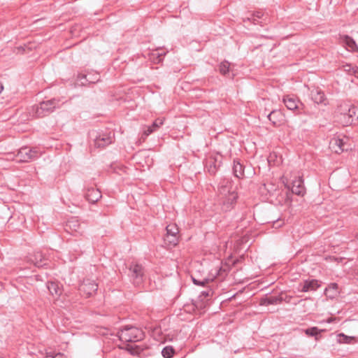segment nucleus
I'll return each instance as SVG.
<instances>
[{
	"mask_svg": "<svg viewBox=\"0 0 358 358\" xmlns=\"http://www.w3.org/2000/svg\"><path fill=\"white\" fill-rule=\"evenodd\" d=\"M218 191L222 210L224 212L230 211L234 207L238 199L237 193L232 189L231 185H222L219 187Z\"/></svg>",
	"mask_w": 358,
	"mask_h": 358,
	"instance_id": "obj_1",
	"label": "nucleus"
},
{
	"mask_svg": "<svg viewBox=\"0 0 358 358\" xmlns=\"http://www.w3.org/2000/svg\"><path fill=\"white\" fill-rule=\"evenodd\" d=\"M120 340L124 343H136L143 339V331L134 326L125 325L117 332Z\"/></svg>",
	"mask_w": 358,
	"mask_h": 358,
	"instance_id": "obj_2",
	"label": "nucleus"
},
{
	"mask_svg": "<svg viewBox=\"0 0 358 358\" xmlns=\"http://www.w3.org/2000/svg\"><path fill=\"white\" fill-rule=\"evenodd\" d=\"M127 276L135 287H140L146 279L145 267L137 262H131L127 266Z\"/></svg>",
	"mask_w": 358,
	"mask_h": 358,
	"instance_id": "obj_3",
	"label": "nucleus"
},
{
	"mask_svg": "<svg viewBox=\"0 0 358 358\" xmlns=\"http://www.w3.org/2000/svg\"><path fill=\"white\" fill-rule=\"evenodd\" d=\"M90 138L94 141V145L98 148H104L111 144L115 138V134L109 130L92 131Z\"/></svg>",
	"mask_w": 358,
	"mask_h": 358,
	"instance_id": "obj_4",
	"label": "nucleus"
},
{
	"mask_svg": "<svg viewBox=\"0 0 358 358\" xmlns=\"http://www.w3.org/2000/svg\"><path fill=\"white\" fill-rule=\"evenodd\" d=\"M59 101L56 99H52L43 101L39 104L32 107L33 116L41 118L50 115L55 108L59 107Z\"/></svg>",
	"mask_w": 358,
	"mask_h": 358,
	"instance_id": "obj_5",
	"label": "nucleus"
},
{
	"mask_svg": "<svg viewBox=\"0 0 358 358\" xmlns=\"http://www.w3.org/2000/svg\"><path fill=\"white\" fill-rule=\"evenodd\" d=\"M42 155V152L37 148H21L16 155V160L20 162H29L39 158Z\"/></svg>",
	"mask_w": 358,
	"mask_h": 358,
	"instance_id": "obj_6",
	"label": "nucleus"
},
{
	"mask_svg": "<svg viewBox=\"0 0 358 358\" xmlns=\"http://www.w3.org/2000/svg\"><path fill=\"white\" fill-rule=\"evenodd\" d=\"M210 275L212 276L210 278H196L195 275H192L191 278L194 285L199 286H205L210 281H213L215 278H219L220 280L224 279L228 274L224 271H222V268L218 266L214 269H212Z\"/></svg>",
	"mask_w": 358,
	"mask_h": 358,
	"instance_id": "obj_7",
	"label": "nucleus"
},
{
	"mask_svg": "<svg viewBox=\"0 0 358 358\" xmlns=\"http://www.w3.org/2000/svg\"><path fill=\"white\" fill-rule=\"evenodd\" d=\"M222 163V155L216 153L209 155L205 161V169L212 176L215 175Z\"/></svg>",
	"mask_w": 358,
	"mask_h": 358,
	"instance_id": "obj_8",
	"label": "nucleus"
},
{
	"mask_svg": "<svg viewBox=\"0 0 358 358\" xmlns=\"http://www.w3.org/2000/svg\"><path fill=\"white\" fill-rule=\"evenodd\" d=\"M282 101L288 110H295L298 114L302 113L304 106L294 96L285 95L283 96Z\"/></svg>",
	"mask_w": 358,
	"mask_h": 358,
	"instance_id": "obj_9",
	"label": "nucleus"
},
{
	"mask_svg": "<svg viewBox=\"0 0 358 358\" xmlns=\"http://www.w3.org/2000/svg\"><path fill=\"white\" fill-rule=\"evenodd\" d=\"M97 289L98 285L94 280L90 279L84 280L79 286V291L81 293L86 294V297H90L94 294L96 292Z\"/></svg>",
	"mask_w": 358,
	"mask_h": 358,
	"instance_id": "obj_10",
	"label": "nucleus"
},
{
	"mask_svg": "<svg viewBox=\"0 0 358 358\" xmlns=\"http://www.w3.org/2000/svg\"><path fill=\"white\" fill-rule=\"evenodd\" d=\"M321 286V282L316 279L304 280L299 285V290L302 292L316 291Z\"/></svg>",
	"mask_w": 358,
	"mask_h": 358,
	"instance_id": "obj_11",
	"label": "nucleus"
},
{
	"mask_svg": "<svg viewBox=\"0 0 358 358\" xmlns=\"http://www.w3.org/2000/svg\"><path fill=\"white\" fill-rule=\"evenodd\" d=\"M164 118H157L151 125H145L143 127V134L141 138L145 140L148 136L157 131L161 126L164 124Z\"/></svg>",
	"mask_w": 358,
	"mask_h": 358,
	"instance_id": "obj_12",
	"label": "nucleus"
},
{
	"mask_svg": "<svg viewBox=\"0 0 358 358\" xmlns=\"http://www.w3.org/2000/svg\"><path fill=\"white\" fill-rule=\"evenodd\" d=\"M291 191L293 194L298 196H303L305 194L306 189L302 177L299 176L292 180Z\"/></svg>",
	"mask_w": 358,
	"mask_h": 358,
	"instance_id": "obj_13",
	"label": "nucleus"
},
{
	"mask_svg": "<svg viewBox=\"0 0 358 358\" xmlns=\"http://www.w3.org/2000/svg\"><path fill=\"white\" fill-rule=\"evenodd\" d=\"M78 78L81 81L83 85H85V83H96L100 80V76L96 72H90L87 74H80Z\"/></svg>",
	"mask_w": 358,
	"mask_h": 358,
	"instance_id": "obj_14",
	"label": "nucleus"
},
{
	"mask_svg": "<svg viewBox=\"0 0 358 358\" xmlns=\"http://www.w3.org/2000/svg\"><path fill=\"white\" fill-rule=\"evenodd\" d=\"M29 262L38 268L43 267L47 265L45 256L40 251L34 252V254L29 257Z\"/></svg>",
	"mask_w": 358,
	"mask_h": 358,
	"instance_id": "obj_15",
	"label": "nucleus"
},
{
	"mask_svg": "<svg viewBox=\"0 0 358 358\" xmlns=\"http://www.w3.org/2000/svg\"><path fill=\"white\" fill-rule=\"evenodd\" d=\"M66 230L69 229L71 231H74L80 234H83L84 232V229L81 226L77 217L70 218L66 222Z\"/></svg>",
	"mask_w": 358,
	"mask_h": 358,
	"instance_id": "obj_16",
	"label": "nucleus"
},
{
	"mask_svg": "<svg viewBox=\"0 0 358 358\" xmlns=\"http://www.w3.org/2000/svg\"><path fill=\"white\" fill-rule=\"evenodd\" d=\"M101 192L96 188L92 187L87 189L85 193V199L91 203H95L101 198Z\"/></svg>",
	"mask_w": 358,
	"mask_h": 358,
	"instance_id": "obj_17",
	"label": "nucleus"
},
{
	"mask_svg": "<svg viewBox=\"0 0 358 358\" xmlns=\"http://www.w3.org/2000/svg\"><path fill=\"white\" fill-rule=\"evenodd\" d=\"M350 110V103L344 102L341 103L337 108V113L339 117V120L343 122V123L346 125L347 119L345 116H348V112Z\"/></svg>",
	"mask_w": 358,
	"mask_h": 358,
	"instance_id": "obj_18",
	"label": "nucleus"
},
{
	"mask_svg": "<svg viewBox=\"0 0 358 358\" xmlns=\"http://www.w3.org/2000/svg\"><path fill=\"white\" fill-rule=\"evenodd\" d=\"M340 42L347 47V48L355 52L358 50V47L352 38L348 35H343L340 36Z\"/></svg>",
	"mask_w": 358,
	"mask_h": 358,
	"instance_id": "obj_19",
	"label": "nucleus"
},
{
	"mask_svg": "<svg viewBox=\"0 0 358 358\" xmlns=\"http://www.w3.org/2000/svg\"><path fill=\"white\" fill-rule=\"evenodd\" d=\"M350 112L348 116H345L347 119L346 125L352 124L355 120H358V107L350 103Z\"/></svg>",
	"mask_w": 358,
	"mask_h": 358,
	"instance_id": "obj_20",
	"label": "nucleus"
},
{
	"mask_svg": "<svg viewBox=\"0 0 358 358\" xmlns=\"http://www.w3.org/2000/svg\"><path fill=\"white\" fill-rule=\"evenodd\" d=\"M311 99L315 103H322L325 101L324 93L319 88H315L310 91Z\"/></svg>",
	"mask_w": 358,
	"mask_h": 358,
	"instance_id": "obj_21",
	"label": "nucleus"
},
{
	"mask_svg": "<svg viewBox=\"0 0 358 358\" xmlns=\"http://www.w3.org/2000/svg\"><path fill=\"white\" fill-rule=\"evenodd\" d=\"M234 176L238 178L244 177V166L241 163L240 160L236 159L234 160L233 165Z\"/></svg>",
	"mask_w": 358,
	"mask_h": 358,
	"instance_id": "obj_22",
	"label": "nucleus"
},
{
	"mask_svg": "<svg viewBox=\"0 0 358 358\" xmlns=\"http://www.w3.org/2000/svg\"><path fill=\"white\" fill-rule=\"evenodd\" d=\"M264 15L262 11H256L252 14L251 17H248L246 18H243V22H251L254 24H259V20Z\"/></svg>",
	"mask_w": 358,
	"mask_h": 358,
	"instance_id": "obj_23",
	"label": "nucleus"
},
{
	"mask_svg": "<svg viewBox=\"0 0 358 358\" xmlns=\"http://www.w3.org/2000/svg\"><path fill=\"white\" fill-rule=\"evenodd\" d=\"M179 241V236H175V235H169L166 234L164 237V241L165 244H167L169 246L174 247L177 245Z\"/></svg>",
	"mask_w": 358,
	"mask_h": 358,
	"instance_id": "obj_24",
	"label": "nucleus"
},
{
	"mask_svg": "<svg viewBox=\"0 0 358 358\" xmlns=\"http://www.w3.org/2000/svg\"><path fill=\"white\" fill-rule=\"evenodd\" d=\"M282 299L280 297L275 296H271L268 297H266L262 301V305H276L278 303H280L282 302Z\"/></svg>",
	"mask_w": 358,
	"mask_h": 358,
	"instance_id": "obj_25",
	"label": "nucleus"
},
{
	"mask_svg": "<svg viewBox=\"0 0 358 358\" xmlns=\"http://www.w3.org/2000/svg\"><path fill=\"white\" fill-rule=\"evenodd\" d=\"M218 70L220 74L226 76L230 71V63L227 60L222 62L218 66Z\"/></svg>",
	"mask_w": 358,
	"mask_h": 358,
	"instance_id": "obj_26",
	"label": "nucleus"
},
{
	"mask_svg": "<svg viewBox=\"0 0 358 358\" xmlns=\"http://www.w3.org/2000/svg\"><path fill=\"white\" fill-rule=\"evenodd\" d=\"M48 289L52 295H59L61 294L60 288L56 282H48Z\"/></svg>",
	"mask_w": 358,
	"mask_h": 358,
	"instance_id": "obj_27",
	"label": "nucleus"
},
{
	"mask_svg": "<svg viewBox=\"0 0 358 358\" xmlns=\"http://www.w3.org/2000/svg\"><path fill=\"white\" fill-rule=\"evenodd\" d=\"M280 115L279 111L273 110L267 115V118L271 121L274 126L279 125V121L278 120L277 116Z\"/></svg>",
	"mask_w": 358,
	"mask_h": 358,
	"instance_id": "obj_28",
	"label": "nucleus"
},
{
	"mask_svg": "<svg viewBox=\"0 0 358 358\" xmlns=\"http://www.w3.org/2000/svg\"><path fill=\"white\" fill-rule=\"evenodd\" d=\"M323 330L319 329L316 327H313L310 328H308L305 330V334L308 336H314L315 337V340H318V335L320 334L321 331Z\"/></svg>",
	"mask_w": 358,
	"mask_h": 358,
	"instance_id": "obj_29",
	"label": "nucleus"
},
{
	"mask_svg": "<svg viewBox=\"0 0 358 358\" xmlns=\"http://www.w3.org/2000/svg\"><path fill=\"white\" fill-rule=\"evenodd\" d=\"M175 354V350L172 346H166L162 350V355L164 358H172Z\"/></svg>",
	"mask_w": 358,
	"mask_h": 358,
	"instance_id": "obj_30",
	"label": "nucleus"
},
{
	"mask_svg": "<svg viewBox=\"0 0 358 358\" xmlns=\"http://www.w3.org/2000/svg\"><path fill=\"white\" fill-rule=\"evenodd\" d=\"M166 231V234L178 236L179 229L176 224H171L167 225Z\"/></svg>",
	"mask_w": 358,
	"mask_h": 358,
	"instance_id": "obj_31",
	"label": "nucleus"
},
{
	"mask_svg": "<svg viewBox=\"0 0 358 358\" xmlns=\"http://www.w3.org/2000/svg\"><path fill=\"white\" fill-rule=\"evenodd\" d=\"M150 59L155 64L160 63L163 59L159 56V50H156L150 54Z\"/></svg>",
	"mask_w": 358,
	"mask_h": 358,
	"instance_id": "obj_32",
	"label": "nucleus"
},
{
	"mask_svg": "<svg viewBox=\"0 0 358 358\" xmlns=\"http://www.w3.org/2000/svg\"><path fill=\"white\" fill-rule=\"evenodd\" d=\"M336 145L339 148L341 152L348 150L349 148L347 146L346 143L344 139L338 138L335 139Z\"/></svg>",
	"mask_w": 358,
	"mask_h": 358,
	"instance_id": "obj_33",
	"label": "nucleus"
},
{
	"mask_svg": "<svg viewBox=\"0 0 358 358\" xmlns=\"http://www.w3.org/2000/svg\"><path fill=\"white\" fill-rule=\"evenodd\" d=\"M344 71L350 75L358 76V68L352 66L351 64H346L344 66Z\"/></svg>",
	"mask_w": 358,
	"mask_h": 358,
	"instance_id": "obj_34",
	"label": "nucleus"
},
{
	"mask_svg": "<svg viewBox=\"0 0 358 358\" xmlns=\"http://www.w3.org/2000/svg\"><path fill=\"white\" fill-rule=\"evenodd\" d=\"M220 266L222 268V271H224L227 274L231 270V266L227 263L221 262Z\"/></svg>",
	"mask_w": 358,
	"mask_h": 358,
	"instance_id": "obj_35",
	"label": "nucleus"
},
{
	"mask_svg": "<svg viewBox=\"0 0 358 358\" xmlns=\"http://www.w3.org/2000/svg\"><path fill=\"white\" fill-rule=\"evenodd\" d=\"M45 358H65L64 355L62 353H55V354H48Z\"/></svg>",
	"mask_w": 358,
	"mask_h": 358,
	"instance_id": "obj_36",
	"label": "nucleus"
},
{
	"mask_svg": "<svg viewBox=\"0 0 358 358\" xmlns=\"http://www.w3.org/2000/svg\"><path fill=\"white\" fill-rule=\"evenodd\" d=\"M338 284L337 283H331L328 288L326 289V291H329V290H334L336 292H337L338 291Z\"/></svg>",
	"mask_w": 358,
	"mask_h": 358,
	"instance_id": "obj_37",
	"label": "nucleus"
},
{
	"mask_svg": "<svg viewBox=\"0 0 358 358\" xmlns=\"http://www.w3.org/2000/svg\"><path fill=\"white\" fill-rule=\"evenodd\" d=\"M143 350H144V349H143L141 346H140V345H136V350H136V352L138 355H144V353H143Z\"/></svg>",
	"mask_w": 358,
	"mask_h": 358,
	"instance_id": "obj_38",
	"label": "nucleus"
},
{
	"mask_svg": "<svg viewBox=\"0 0 358 358\" xmlns=\"http://www.w3.org/2000/svg\"><path fill=\"white\" fill-rule=\"evenodd\" d=\"M340 336L341 337L342 336V337L344 338V340H345V343H350V340L352 339V338L348 337V336L344 335L343 334H340Z\"/></svg>",
	"mask_w": 358,
	"mask_h": 358,
	"instance_id": "obj_39",
	"label": "nucleus"
},
{
	"mask_svg": "<svg viewBox=\"0 0 358 358\" xmlns=\"http://www.w3.org/2000/svg\"><path fill=\"white\" fill-rule=\"evenodd\" d=\"M159 50V56L164 59V56L166 55V52L161 49H158Z\"/></svg>",
	"mask_w": 358,
	"mask_h": 358,
	"instance_id": "obj_40",
	"label": "nucleus"
},
{
	"mask_svg": "<svg viewBox=\"0 0 358 358\" xmlns=\"http://www.w3.org/2000/svg\"><path fill=\"white\" fill-rule=\"evenodd\" d=\"M334 320H335V318L330 317V318H329V319L327 320V322L328 323H331V322H333V321H334Z\"/></svg>",
	"mask_w": 358,
	"mask_h": 358,
	"instance_id": "obj_41",
	"label": "nucleus"
},
{
	"mask_svg": "<svg viewBox=\"0 0 358 358\" xmlns=\"http://www.w3.org/2000/svg\"><path fill=\"white\" fill-rule=\"evenodd\" d=\"M201 294L204 296H208L209 295L208 292H202Z\"/></svg>",
	"mask_w": 358,
	"mask_h": 358,
	"instance_id": "obj_42",
	"label": "nucleus"
},
{
	"mask_svg": "<svg viewBox=\"0 0 358 358\" xmlns=\"http://www.w3.org/2000/svg\"><path fill=\"white\" fill-rule=\"evenodd\" d=\"M3 89V86L2 85V84H0V93L1 92Z\"/></svg>",
	"mask_w": 358,
	"mask_h": 358,
	"instance_id": "obj_43",
	"label": "nucleus"
},
{
	"mask_svg": "<svg viewBox=\"0 0 358 358\" xmlns=\"http://www.w3.org/2000/svg\"><path fill=\"white\" fill-rule=\"evenodd\" d=\"M237 262H238V260L234 261L233 264H236Z\"/></svg>",
	"mask_w": 358,
	"mask_h": 358,
	"instance_id": "obj_44",
	"label": "nucleus"
},
{
	"mask_svg": "<svg viewBox=\"0 0 358 358\" xmlns=\"http://www.w3.org/2000/svg\"><path fill=\"white\" fill-rule=\"evenodd\" d=\"M0 358H2V357H0Z\"/></svg>",
	"mask_w": 358,
	"mask_h": 358,
	"instance_id": "obj_45",
	"label": "nucleus"
}]
</instances>
